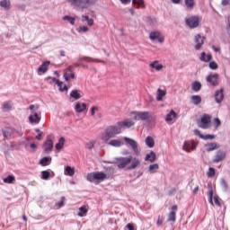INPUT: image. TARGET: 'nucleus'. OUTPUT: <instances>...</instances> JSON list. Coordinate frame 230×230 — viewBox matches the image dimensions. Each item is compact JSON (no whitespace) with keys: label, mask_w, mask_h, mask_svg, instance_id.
<instances>
[{"label":"nucleus","mask_w":230,"mask_h":230,"mask_svg":"<svg viewBox=\"0 0 230 230\" xmlns=\"http://www.w3.org/2000/svg\"><path fill=\"white\" fill-rule=\"evenodd\" d=\"M131 164L128 166V164ZM118 168L123 169L127 168V170H136L138 166H141V160L137 158H133L132 156L129 157H120L117 159L116 163Z\"/></svg>","instance_id":"1"},{"label":"nucleus","mask_w":230,"mask_h":230,"mask_svg":"<svg viewBox=\"0 0 230 230\" xmlns=\"http://www.w3.org/2000/svg\"><path fill=\"white\" fill-rule=\"evenodd\" d=\"M118 134H121V128L118 126H109L104 132L101 134L100 138L104 143H107V141L118 136Z\"/></svg>","instance_id":"2"},{"label":"nucleus","mask_w":230,"mask_h":230,"mask_svg":"<svg viewBox=\"0 0 230 230\" xmlns=\"http://www.w3.org/2000/svg\"><path fill=\"white\" fill-rule=\"evenodd\" d=\"M72 6L78 8L79 10H85L94 6L96 0H66Z\"/></svg>","instance_id":"3"},{"label":"nucleus","mask_w":230,"mask_h":230,"mask_svg":"<svg viewBox=\"0 0 230 230\" xmlns=\"http://www.w3.org/2000/svg\"><path fill=\"white\" fill-rule=\"evenodd\" d=\"M86 179L87 181H89V182H94V184H100V182H103V181L107 180V174L102 172H90L87 174Z\"/></svg>","instance_id":"4"},{"label":"nucleus","mask_w":230,"mask_h":230,"mask_svg":"<svg viewBox=\"0 0 230 230\" xmlns=\"http://www.w3.org/2000/svg\"><path fill=\"white\" fill-rule=\"evenodd\" d=\"M29 111H31V114L29 116V121L31 125H39L40 123V115L37 112L39 111V106L31 104L29 106Z\"/></svg>","instance_id":"5"},{"label":"nucleus","mask_w":230,"mask_h":230,"mask_svg":"<svg viewBox=\"0 0 230 230\" xmlns=\"http://www.w3.org/2000/svg\"><path fill=\"white\" fill-rule=\"evenodd\" d=\"M200 21H202V18H200L199 16L194 15V16L186 18L185 22H186V25L190 30H195V28H199V26H200Z\"/></svg>","instance_id":"6"},{"label":"nucleus","mask_w":230,"mask_h":230,"mask_svg":"<svg viewBox=\"0 0 230 230\" xmlns=\"http://www.w3.org/2000/svg\"><path fill=\"white\" fill-rule=\"evenodd\" d=\"M131 116H133V119L135 121H145L150 118V112L148 111H133L131 112Z\"/></svg>","instance_id":"7"},{"label":"nucleus","mask_w":230,"mask_h":230,"mask_svg":"<svg viewBox=\"0 0 230 230\" xmlns=\"http://www.w3.org/2000/svg\"><path fill=\"white\" fill-rule=\"evenodd\" d=\"M199 127L203 129L211 128V117L208 114L202 116Z\"/></svg>","instance_id":"8"},{"label":"nucleus","mask_w":230,"mask_h":230,"mask_svg":"<svg viewBox=\"0 0 230 230\" xmlns=\"http://www.w3.org/2000/svg\"><path fill=\"white\" fill-rule=\"evenodd\" d=\"M213 199L216 206L220 208L221 204L218 196H214L213 198V187L211 185H208V201L212 206H215V204L213 203Z\"/></svg>","instance_id":"9"},{"label":"nucleus","mask_w":230,"mask_h":230,"mask_svg":"<svg viewBox=\"0 0 230 230\" xmlns=\"http://www.w3.org/2000/svg\"><path fill=\"white\" fill-rule=\"evenodd\" d=\"M124 141L126 143V145H128V146H131L134 154H136V155H139V149L137 148V142L132 138H129L128 137H124Z\"/></svg>","instance_id":"10"},{"label":"nucleus","mask_w":230,"mask_h":230,"mask_svg":"<svg viewBox=\"0 0 230 230\" xmlns=\"http://www.w3.org/2000/svg\"><path fill=\"white\" fill-rule=\"evenodd\" d=\"M150 40L160 42V44H163L164 42V36L161 35V32L159 31H151L149 34Z\"/></svg>","instance_id":"11"},{"label":"nucleus","mask_w":230,"mask_h":230,"mask_svg":"<svg viewBox=\"0 0 230 230\" xmlns=\"http://www.w3.org/2000/svg\"><path fill=\"white\" fill-rule=\"evenodd\" d=\"M63 76L66 82H69L70 80H75V72L73 71V66H68L66 69H65Z\"/></svg>","instance_id":"12"},{"label":"nucleus","mask_w":230,"mask_h":230,"mask_svg":"<svg viewBox=\"0 0 230 230\" xmlns=\"http://www.w3.org/2000/svg\"><path fill=\"white\" fill-rule=\"evenodd\" d=\"M218 74H213L208 75L206 77V81L208 82V84H210V85H213V87H217V85H218Z\"/></svg>","instance_id":"13"},{"label":"nucleus","mask_w":230,"mask_h":230,"mask_svg":"<svg viewBox=\"0 0 230 230\" xmlns=\"http://www.w3.org/2000/svg\"><path fill=\"white\" fill-rule=\"evenodd\" d=\"M205 37L200 36V34H197L194 37V42H195V49L199 50L200 49V48H202V46H204V40H205Z\"/></svg>","instance_id":"14"},{"label":"nucleus","mask_w":230,"mask_h":230,"mask_svg":"<svg viewBox=\"0 0 230 230\" xmlns=\"http://www.w3.org/2000/svg\"><path fill=\"white\" fill-rule=\"evenodd\" d=\"M119 128H130L131 127H134L135 123L134 121L130 120V119H126L123 121H119L117 123Z\"/></svg>","instance_id":"15"},{"label":"nucleus","mask_w":230,"mask_h":230,"mask_svg":"<svg viewBox=\"0 0 230 230\" xmlns=\"http://www.w3.org/2000/svg\"><path fill=\"white\" fill-rule=\"evenodd\" d=\"M197 148V144L192 141H185L183 145V150L190 152V150H195Z\"/></svg>","instance_id":"16"},{"label":"nucleus","mask_w":230,"mask_h":230,"mask_svg":"<svg viewBox=\"0 0 230 230\" xmlns=\"http://www.w3.org/2000/svg\"><path fill=\"white\" fill-rule=\"evenodd\" d=\"M226 152L219 150L217 152L214 159H213V163H220L221 161H224V159H226Z\"/></svg>","instance_id":"17"},{"label":"nucleus","mask_w":230,"mask_h":230,"mask_svg":"<svg viewBox=\"0 0 230 230\" xmlns=\"http://www.w3.org/2000/svg\"><path fill=\"white\" fill-rule=\"evenodd\" d=\"M43 150L44 152H46V154H49V152H51V150H53V140L51 139H47L44 143H43Z\"/></svg>","instance_id":"18"},{"label":"nucleus","mask_w":230,"mask_h":230,"mask_svg":"<svg viewBox=\"0 0 230 230\" xmlns=\"http://www.w3.org/2000/svg\"><path fill=\"white\" fill-rule=\"evenodd\" d=\"M215 100H216L217 103H222V102L224 101V89L223 88L216 91Z\"/></svg>","instance_id":"19"},{"label":"nucleus","mask_w":230,"mask_h":230,"mask_svg":"<svg viewBox=\"0 0 230 230\" xmlns=\"http://www.w3.org/2000/svg\"><path fill=\"white\" fill-rule=\"evenodd\" d=\"M79 62H101L102 64H107L104 60H100V59H92L89 57H79L78 58Z\"/></svg>","instance_id":"20"},{"label":"nucleus","mask_w":230,"mask_h":230,"mask_svg":"<svg viewBox=\"0 0 230 230\" xmlns=\"http://www.w3.org/2000/svg\"><path fill=\"white\" fill-rule=\"evenodd\" d=\"M205 148L207 152H213V150H218L220 148V146L215 142L208 143L205 146Z\"/></svg>","instance_id":"21"},{"label":"nucleus","mask_w":230,"mask_h":230,"mask_svg":"<svg viewBox=\"0 0 230 230\" xmlns=\"http://www.w3.org/2000/svg\"><path fill=\"white\" fill-rule=\"evenodd\" d=\"M87 213H89V207L88 206H82L79 208V212L77 213L78 217H87Z\"/></svg>","instance_id":"22"},{"label":"nucleus","mask_w":230,"mask_h":230,"mask_svg":"<svg viewBox=\"0 0 230 230\" xmlns=\"http://www.w3.org/2000/svg\"><path fill=\"white\" fill-rule=\"evenodd\" d=\"M50 62L49 61H45L43 62L40 66L38 68V73H41L44 75L46 71H48V67L49 66Z\"/></svg>","instance_id":"23"},{"label":"nucleus","mask_w":230,"mask_h":230,"mask_svg":"<svg viewBox=\"0 0 230 230\" xmlns=\"http://www.w3.org/2000/svg\"><path fill=\"white\" fill-rule=\"evenodd\" d=\"M86 109H87V104L84 102L83 103L77 102L75 106V110L78 113L84 112V111H85Z\"/></svg>","instance_id":"24"},{"label":"nucleus","mask_w":230,"mask_h":230,"mask_svg":"<svg viewBox=\"0 0 230 230\" xmlns=\"http://www.w3.org/2000/svg\"><path fill=\"white\" fill-rule=\"evenodd\" d=\"M156 159H157V156L155 155V153L154 151H151L145 157V161H149V163H155Z\"/></svg>","instance_id":"25"},{"label":"nucleus","mask_w":230,"mask_h":230,"mask_svg":"<svg viewBox=\"0 0 230 230\" xmlns=\"http://www.w3.org/2000/svg\"><path fill=\"white\" fill-rule=\"evenodd\" d=\"M212 58H213V56H211V54L206 55V52H202L199 57V60L201 62H211Z\"/></svg>","instance_id":"26"},{"label":"nucleus","mask_w":230,"mask_h":230,"mask_svg":"<svg viewBox=\"0 0 230 230\" xmlns=\"http://www.w3.org/2000/svg\"><path fill=\"white\" fill-rule=\"evenodd\" d=\"M177 118V113H175V111L171 110L170 113L166 115L165 121L167 123H170V121H173Z\"/></svg>","instance_id":"27"},{"label":"nucleus","mask_w":230,"mask_h":230,"mask_svg":"<svg viewBox=\"0 0 230 230\" xmlns=\"http://www.w3.org/2000/svg\"><path fill=\"white\" fill-rule=\"evenodd\" d=\"M164 96H166V91L159 88L156 93V100L158 102H163V98H164Z\"/></svg>","instance_id":"28"},{"label":"nucleus","mask_w":230,"mask_h":230,"mask_svg":"<svg viewBox=\"0 0 230 230\" xmlns=\"http://www.w3.org/2000/svg\"><path fill=\"white\" fill-rule=\"evenodd\" d=\"M191 89L195 93H199V91H200V89H202V84H200V82H199V81L192 82Z\"/></svg>","instance_id":"29"},{"label":"nucleus","mask_w":230,"mask_h":230,"mask_svg":"<svg viewBox=\"0 0 230 230\" xmlns=\"http://www.w3.org/2000/svg\"><path fill=\"white\" fill-rule=\"evenodd\" d=\"M184 4L187 10H193L195 8V0H184Z\"/></svg>","instance_id":"30"},{"label":"nucleus","mask_w":230,"mask_h":230,"mask_svg":"<svg viewBox=\"0 0 230 230\" xmlns=\"http://www.w3.org/2000/svg\"><path fill=\"white\" fill-rule=\"evenodd\" d=\"M190 100L193 105H199V103L202 102V97H200V95H192L190 97Z\"/></svg>","instance_id":"31"},{"label":"nucleus","mask_w":230,"mask_h":230,"mask_svg":"<svg viewBox=\"0 0 230 230\" xmlns=\"http://www.w3.org/2000/svg\"><path fill=\"white\" fill-rule=\"evenodd\" d=\"M149 67L155 69L156 71H161V69H163V65L159 64V61H154L149 65Z\"/></svg>","instance_id":"32"},{"label":"nucleus","mask_w":230,"mask_h":230,"mask_svg":"<svg viewBox=\"0 0 230 230\" xmlns=\"http://www.w3.org/2000/svg\"><path fill=\"white\" fill-rule=\"evenodd\" d=\"M51 164V157L45 156L40 159V164L41 166H49Z\"/></svg>","instance_id":"33"},{"label":"nucleus","mask_w":230,"mask_h":230,"mask_svg":"<svg viewBox=\"0 0 230 230\" xmlns=\"http://www.w3.org/2000/svg\"><path fill=\"white\" fill-rule=\"evenodd\" d=\"M109 145L111 146L119 147V146H123V141H121L119 139H113V140L109 142Z\"/></svg>","instance_id":"34"},{"label":"nucleus","mask_w":230,"mask_h":230,"mask_svg":"<svg viewBox=\"0 0 230 230\" xmlns=\"http://www.w3.org/2000/svg\"><path fill=\"white\" fill-rule=\"evenodd\" d=\"M82 21L83 22L86 21L88 26H94V20L93 18H89L87 15H82Z\"/></svg>","instance_id":"35"},{"label":"nucleus","mask_w":230,"mask_h":230,"mask_svg":"<svg viewBox=\"0 0 230 230\" xmlns=\"http://www.w3.org/2000/svg\"><path fill=\"white\" fill-rule=\"evenodd\" d=\"M146 145L149 147V148H154L155 145V141L154 140V138L152 137H147L146 138Z\"/></svg>","instance_id":"36"},{"label":"nucleus","mask_w":230,"mask_h":230,"mask_svg":"<svg viewBox=\"0 0 230 230\" xmlns=\"http://www.w3.org/2000/svg\"><path fill=\"white\" fill-rule=\"evenodd\" d=\"M11 3H10V0H2L0 2V6L2 8H4V10H10V6H11Z\"/></svg>","instance_id":"37"},{"label":"nucleus","mask_w":230,"mask_h":230,"mask_svg":"<svg viewBox=\"0 0 230 230\" xmlns=\"http://www.w3.org/2000/svg\"><path fill=\"white\" fill-rule=\"evenodd\" d=\"M56 85L59 87V91H61V93H64V91H67V85L64 84V83L60 80L56 81Z\"/></svg>","instance_id":"38"},{"label":"nucleus","mask_w":230,"mask_h":230,"mask_svg":"<svg viewBox=\"0 0 230 230\" xmlns=\"http://www.w3.org/2000/svg\"><path fill=\"white\" fill-rule=\"evenodd\" d=\"M65 175H69V177H73V175H75V168L67 165L65 169Z\"/></svg>","instance_id":"39"},{"label":"nucleus","mask_w":230,"mask_h":230,"mask_svg":"<svg viewBox=\"0 0 230 230\" xmlns=\"http://www.w3.org/2000/svg\"><path fill=\"white\" fill-rule=\"evenodd\" d=\"M70 98H74V100H80L82 95L78 93V90H72L70 93Z\"/></svg>","instance_id":"40"},{"label":"nucleus","mask_w":230,"mask_h":230,"mask_svg":"<svg viewBox=\"0 0 230 230\" xmlns=\"http://www.w3.org/2000/svg\"><path fill=\"white\" fill-rule=\"evenodd\" d=\"M64 143H66V139L64 137H60L58 143L56 144V150H62L64 148Z\"/></svg>","instance_id":"41"},{"label":"nucleus","mask_w":230,"mask_h":230,"mask_svg":"<svg viewBox=\"0 0 230 230\" xmlns=\"http://www.w3.org/2000/svg\"><path fill=\"white\" fill-rule=\"evenodd\" d=\"M159 170V164H153L149 165V172L150 173H156Z\"/></svg>","instance_id":"42"},{"label":"nucleus","mask_w":230,"mask_h":230,"mask_svg":"<svg viewBox=\"0 0 230 230\" xmlns=\"http://www.w3.org/2000/svg\"><path fill=\"white\" fill-rule=\"evenodd\" d=\"M14 181H15V176L13 175H8L6 178L4 179V182L5 184H13Z\"/></svg>","instance_id":"43"},{"label":"nucleus","mask_w":230,"mask_h":230,"mask_svg":"<svg viewBox=\"0 0 230 230\" xmlns=\"http://www.w3.org/2000/svg\"><path fill=\"white\" fill-rule=\"evenodd\" d=\"M177 212L171 211L168 215V222H175Z\"/></svg>","instance_id":"44"},{"label":"nucleus","mask_w":230,"mask_h":230,"mask_svg":"<svg viewBox=\"0 0 230 230\" xmlns=\"http://www.w3.org/2000/svg\"><path fill=\"white\" fill-rule=\"evenodd\" d=\"M133 4H137L138 8H145V0H132Z\"/></svg>","instance_id":"45"},{"label":"nucleus","mask_w":230,"mask_h":230,"mask_svg":"<svg viewBox=\"0 0 230 230\" xmlns=\"http://www.w3.org/2000/svg\"><path fill=\"white\" fill-rule=\"evenodd\" d=\"M208 67L212 71H217V69H218V64L216 61H210L208 64Z\"/></svg>","instance_id":"46"},{"label":"nucleus","mask_w":230,"mask_h":230,"mask_svg":"<svg viewBox=\"0 0 230 230\" xmlns=\"http://www.w3.org/2000/svg\"><path fill=\"white\" fill-rule=\"evenodd\" d=\"M12 134H13V128H6L4 130V137H8L12 136Z\"/></svg>","instance_id":"47"},{"label":"nucleus","mask_w":230,"mask_h":230,"mask_svg":"<svg viewBox=\"0 0 230 230\" xmlns=\"http://www.w3.org/2000/svg\"><path fill=\"white\" fill-rule=\"evenodd\" d=\"M207 176L209 179H213V177H215V168L213 167L208 168V171L207 172Z\"/></svg>","instance_id":"48"},{"label":"nucleus","mask_w":230,"mask_h":230,"mask_svg":"<svg viewBox=\"0 0 230 230\" xmlns=\"http://www.w3.org/2000/svg\"><path fill=\"white\" fill-rule=\"evenodd\" d=\"M49 175H50L49 171H42L41 172V179L43 181H48V179H49Z\"/></svg>","instance_id":"49"},{"label":"nucleus","mask_w":230,"mask_h":230,"mask_svg":"<svg viewBox=\"0 0 230 230\" xmlns=\"http://www.w3.org/2000/svg\"><path fill=\"white\" fill-rule=\"evenodd\" d=\"M64 202H66V197H61L59 202L56 203L58 209H60V208H64Z\"/></svg>","instance_id":"50"},{"label":"nucleus","mask_w":230,"mask_h":230,"mask_svg":"<svg viewBox=\"0 0 230 230\" xmlns=\"http://www.w3.org/2000/svg\"><path fill=\"white\" fill-rule=\"evenodd\" d=\"M63 20H64V21H68V22H70V24L75 25V19L73 18V17H71V16H69V15L64 16V17H63Z\"/></svg>","instance_id":"51"},{"label":"nucleus","mask_w":230,"mask_h":230,"mask_svg":"<svg viewBox=\"0 0 230 230\" xmlns=\"http://www.w3.org/2000/svg\"><path fill=\"white\" fill-rule=\"evenodd\" d=\"M221 186L225 190V191H227V190H229V185L227 184L226 179H221Z\"/></svg>","instance_id":"52"},{"label":"nucleus","mask_w":230,"mask_h":230,"mask_svg":"<svg viewBox=\"0 0 230 230\" xmlns=\"http://www.w3.org/2000/svg\"><path fill=\"white\" fill-rule=\"evenodd\" d=\"M94 145H96V142L90 141V142L86 143L85 148H87L88 150H93V148H94Z\"/></svg>","instance_id":"53"},{"label":"nucleus","mask_w":230,"mask_h":230,"mask_svg":"<svg viewBox=\"0 0 230 230\" xmlns=\"http://www.w3.org/2000/svg\"><path fill=\"white\" fill-rule=\"evenodd\" d=\"M3 109H5V111H12V104L8 102H4L3 103Z\"/></svg>","instance_id":"54"},{"label":"nucleus","mask_w":230,"mask_h":230,"mask_svg":"<svg viewBox=\"0 0 230 230\" xmlns=\"http://www.w3.org/2000/svg\"><path fill=\"white\" fill-rule=\"evenodd\" d=\"M164 222V217L159 216L156 221L157 226H163Z\"/></svg>","instance_id":"55"},{"label":"nucleus","mask_w":230,"mask_h":230,"mask_svg":"<svg viewBox=\"0 0 230 230\" xmlns=\"http://www.w3.org/2000/svg\"><path fill=\"white\" fill-rule=\"evenodd\" d=\"M201 139H205V140L215 139V135H203L201 136Z\"/></svg>","instance_id":"56"},{"label":"nucleus","mask_w":230,"mask_h":230,"mask_svg":"<svg viewBox=\"0 0 230 230\" xmlns=\"http://www.w3.org/2000/svg\"><path fill=\"white\" fill-rule=\"evenodd\" d=\"M57 81L58 80L55 77H47V82H49V84H57Z\"/></svg>","instance_id":"57"},{"label":"nucleus","mask_w":230,"mask_h":230,"mask_svg":"<svg viewBox=\"0 0 230 230\" xmlns=\"http://www.w3.org/2000/svg\"><path fill=\"white\" fill-rule=\"evenodd\" d=\"M214 123H215L217 128H218V127H220V125H222V122L220 121V119H218V118H216L214 119Z\"/></svg>","instance_id":"58"},{"label":"nucleus","mask_w":230,"mask_h":230,"mask_svg":"<svg viewBox=\"0 0 230 230\" xmlns=\"http://www.w3.org/2000/svg\"><path fill=\"white\" fill-rule=\"evenodd\" d=\"M79 31H83L84 33L89 31V27L87 26H81L79 27Z\"/></svg>","instance_id":"59"},{"label":"nucleus","mask_w":230,"mask_h":230,"mask_svg":"<svg viewBox=\"0 0 230 230\" xmlns=\"http://www.w3.org/2000/svg\"><path fill=\"white\" fill-rule=\"evenodd\" d=\"M96 111H98V107H96V106L92 107V109L90 111L91 116H94Z\"/></svg>","instance_id":"60"},{"label":"nucleus","mask_w":230,"mask_h":230,"mask_svg":"<svg viewBox=\"0 0 230 230\" xmlns=\"http://www.w3.org/2000/svg\"><path fill=\"white\" fill-rule=\"evenodd\" d=\"M194 134H195V136H199V137H200V139H202V136H204V135H202V133H200V130H199V129H195Z\"/></svg>","instance_id":"61"},{"label":"nucleus","mask_w":230,"mask_h":230,"mask_svg":"<svg viewBox=\"0 0 230 230\" xmlns=\"http://www.w3.org/2000/svg\"><path fill=\"white\" fill-rule=\"evenodd\" d=\"M127 227L128 230H136V229H134V224H132V223H128L127 225Z\"/></svg>","instance_id":"62"},{"label":"nucleus","mask_w":230,"mask_h":230,"mask_svg":"<svg viewBox=\"0 0 230 230\" xmlns=\"http://www.w3.org/2000/svg\"><path fill=\"white\" fill-rule=\"evenodd\" d=\"M221 4L223 6H227V4H229V0H221Z\"/></svg>","instance_id":"63"},{"label":"nucleus","mask_w":230,"mask_h":230,"mask_svg":"<svg viewBox=\"0 0 230 230\" xmlns=\"http://www.w3.org/2000/svg\"><path fill=\"white\" fill-rule=\"evenodd\" d=\"M122 4H128L130 3V0H119Z\"/></svg>","instance_id":"64"}]
</instances>
